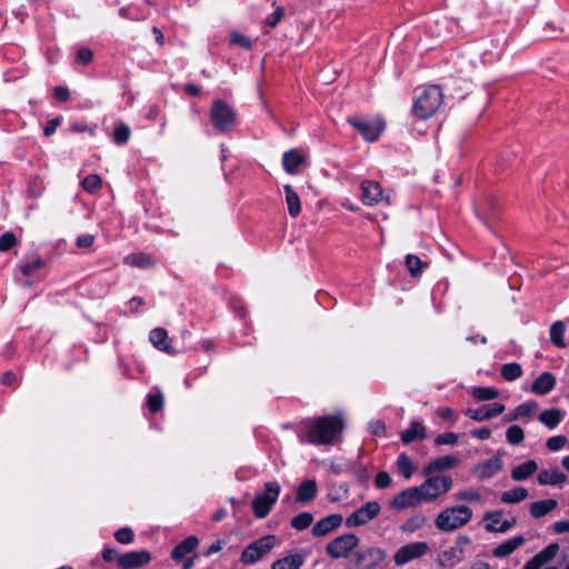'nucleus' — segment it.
<instances>
[{
    "label": "nucleus",
    "instance_id": "1",
    "mask_svg": "<svg viewBox=\"0 0 569 569\" xmlns=\"http://www.w3.org/2000/svg\"><path fill=\"white\" fill-rule=\"evenodd\" d=\"M342 427V420L339 417H319L308 425L307 432L302 437V441L318 446L330 445L333 442L336 436L341 432Z\"/></svg>",
    "mask_w": 569,
    "mask_h": 569
},
{
    "label": "nucleus",
    "instance_id": "2",
    "mask_svg": "<svg viewBox=\"0 0 569 569\" xmlns=\"http://www.w3.org/2000/svg\"><path fill=\"white\" fill-rule=\"evenodd\" d=\"M472 518V510L467 506L443 509L436 518L435 525L441 531H453L467 525Z\"/></svg>",
    "mask_w": 569,
    "mask_h": 569
},
{
    "label": "nucleus",
    "instance_id": "3",
    "mask_svg": "<svg viewBox=\"0 0 569 569\" xmlns=\"http://www.w3.org/2000/svg\"><path fill=\"white\" fill-rule=\"evenodd\" d=\"M443 94L439 86H429L413 104V112L420 119H428L442 104Z\"/></svg>",
    "mask_w": 569,
    "mask_h": 569
},
{
    "label": "nucleus",
    "instance_id": "4",
    "mask_svg": "<svg viewBox=\"0 0 569 569\" xmlns=\"http://www.w3.org/2000/svg\"><path fill=\"white\" fill-rule=\"evenodd\" d=\"M359 545L360 539L357 535L343 533L327 543L326 553L331 559L348 558L351 553L353 555Z\"/></svg>",
    "mask_w": 569,
    "mask_h": 569
},
{
    "label": "nucleus",
    "instance_id": "5",
    "mask_svg": "<svg viewBox=\"0 0 569 569\" xmlns=\"http://www.w3.org/2000/svg\"><path fill=\"white\" fill-rule=\"evenodd\" d=\"M388 558L385 549L376 546L356 550L352 555V563L357 569H377Z\"/></svg>",
    "mask_w": 569,
    "mask_h": 569
},
{
    "label": "nucleus",
    "instance_id": "6",
    "mask_svg": "<svg viewBox=\"0 0 569 569\" xmlns=\"http://www.w3.org/2000/svg\"><path fill=\"white\" fill-rule=\"evenodd\" d=\"M280 490V485L276 481L264 483V491L252 500V510L257 518L262 519L268 516L279 498Z\"/></svg>",
    "mask_w": 569,
    "mask_h": 569
},
{
    "label": "nucleus",
    "instance_id": "7",
    "mask_svg": "<svg viewBox=\"0 0 569 569\" xmlns=\"http://www.w3.org/2000/svg\"><path fill=\"white\" fill-rule=\"evenodd\" d=\"M276 542L277 537L273 535H268L253 541L244 548L241 553L240 561L244 565H253L258 562L271 551L276 546Z\"/></svg>",
    "mask_w": 569,
    "mask_h": 569
},
{
    "label": "nucleus",
    "instance_id": "8",
    "mask_svg": "<svg viewBox=\"0 0 569 569\" xmlns=\"http://www.w3.org/2000/svg\"><path fill=\"white\" fill-rule=\"evenodd\" d=\"M210 120L217 130L227 132L236 122V112L224 101L216 100L210 109Z\"/></svg>",
    "mask_w": 569,
    "mask_h": 569
},
{
    "label": "nucleus",
    "instance_id": "9",
    "mask_svg": "<svg viewBox=\"0 0 569 569\" xmlns=\"http://www.w3.org/2000/svg\"><path fill=\"white\" fill-rule=\"evenodd\" d=\"M452 487L450 476H436L427 478L420 486L425 501H433L441 495L448 492Z\"/></svg>",
    "mask_w": 569,
    "mask_h": 569
},
{
    "label": "nucleus",
    "instance_id": "10",
    "mask_svg": "<svg viewBox=\"0 0 569 569\" xmlns=\"http://www.w3.org/2000/svg\"><path fill=\"white\" fill-rule=\"evenodd\" d=\"M380 510L378 501H368L347 517L346 526L348 528L365 526L375 519Z\"/></svg>",
    "mask_w": 569,
    "mask_h": 569
},
{
    "label": "nucleus",
    "instance_id": "11",
    "mask_svg": "<svg viewBox=\"0 0 569 569\" xmlns=\"http://www.w3.org/2000/svg\"><path fill=\"white\" fill-rule=\"evenodd\" d=\"M469 542L470 539L468 536H458L455 545L439 555V563L443 567H453L462 561L465 548L467 545H469Z\"/></svg>",
    "mask_w": 569,
    "mask_h": 569
},
{
    "label": "nucleus",
    "instance_id": "12",
    "mask_svg": "<svg viewBox=\"0 0 569 569\" xmlns=\"http://www.w3.org/2000/svg\"><path fill=\"white\" fill-rule=\"evenodd\" d=\"M425 499L422 498L421 491L419 486L418 487H410L398 495H396L390 506L396 510H405L407 508H413L419 506Z\"/></svg>",
    "mask_w": 569,
    "mask_h": 569
},
{
    "label": "nucleus",
    "instance_id": "13",
    "mask_svg": "<svg viewBox=\"0 0 569 569\" xmlns=\"http://www.w3.org/2000/svg\"><path fill=\"white\" fill-rule=\"evenodd\" d=\"M429 546L427 542L418 541L411 542L401 547L393 556V560L397 566H403L405 563L420 558L427 553Z\"/></svg>",
    "mask_w": 569,
    "mask_h": 569
},
{
    "label": "nucleus",
    "instance_id": "14",
    "mask_svg": "<svg viewBox=\"0 0 569 569\" xmlns=\"http://www.w3.org/2000/svg\"><path fill=\"white\" fill-rule=\"evenodd\" d=\"M349 122L362 134L363 139L369 142L376 141L385 128L383 122L380 120L371 122L350 119Z\"/></svg>",
    "mask_w": 569,
    "mask_h": 569
},
{
    "label": "nucleus",
    "instance_id": "15",
    "mask_svg": "<svg viewBox=\"0 0 569 569\" xmlns=\"http://www.w3.org/2000/svg\"><path fill=\"white\" fill-rule=\"evenodd\" d=\"M151 560L146 550L126 552L117 558L118 566L122 569H132L146 566Z\"/></svg>",
    "mask_w": 569,
    "mask_h": 569
},
{
    "label": "nucleus",
    "instance_id": "16",
    "mask_svg": "<svg viewBox=\"0 0 569 569\" xmlns=\"http://www.w3.org/2000/svg\"><path fill=\"white\" fill-rule=\"evenodd\" d=\"M505 409L506 407L502 403L485 405L478 409H467L466 416L475 421H483L499 416Z\"/></svg>",
    "mask_w": 569,
    "mask_h": 569
},
{
    "label": "nucleus",
    "instance_id": "17",
    "mask_svg": "<svg viewBox=\"0 0 569 569\" xmlns=\"http://www.w3.org/2000/svg\"><path fill=\"white\" fill-rule=\"evenodd\" d=\"M559 551V545L553 542L548 545L543 550L533 556L522 569H540L550 562Z\"/></svg>",
    "mask_w": 569,
    "mask_h": 569
},
{
    "label": "nucleus",
    "instance_id": "18",
    "mask_svg": "<svg viewBox=\"0 0 569 569\" xmlns=\"http://www.w3.org/2000/svg\"><path fill=\"white\" fill-rule=\"evenodd\" d=\"M342 516L339 513L329 515L317 521L312 527L311 532L315 537H323L339 528L342 523Z\"/></svg>",
    "mask_w": 569,
    "mask_h": 569
},
{
    "label": "nucleus",
    "instance_id": "19",
    "mask_svg": "<svg viewBox=\"0 0 569 569\" xmlns=\"http://www.w3.org/2000/svg\"><path fill=\"white\" fill-rule=\"evenodd\" d=\"M502 468V460L499 457H492L473 467V473L480 479L486 480L496 476Z\"/></svg>",
    "mask_w": 569,
    "mask_h": 569
},
{
    "label": "nucleus",
    "instance_id": "20",
    "mask_svg": "<svg viewBox=\"0 0 569 569\" xmlns=\"http://www.w3.org/2000/svg\"><path fill=\"white\" fill-rule=\"evenodd\" d=\"M360 189L361 200L366 206H373L382 199V189L376 181H362Z\"/></svg>",
    "mask_w": 569,
    "mask_h": 569
},
{
    "label": "nucleus",
    "instance_id": "21",
    "mask_svg": "<svg viewBox=\"0 0 569 569\" xmlns=\"http://www.w3.org/2000/svg\"><path fill=\"white\" fill-rule=\"evenodd\" d=\"M556 377L551 372H542L531 385V391L536 395H547L553 390Z\"/></svg>",
    "mask_w": 569,
    "mask_h": 569
},
{
    "label": "nucleus",
    "instance_id": "22",
    "mask_svg": "<svg viewBox=\"0 0 569 569\" xmlns=\"http://www.w3.org/2000/svg\"><path fill=\"white\" fill-rule=\"evenodd\" d=\"M318 487L313 479L303 480L296 492V501L300 503H308L317 496Z\"/></svg>",
    "mask_w": 569,
    "mask_h": 569
},
{
    "label": "nucleus",
    "instance_id": "23",
    "mask_svg": "<svg viewBox=\"0 0 569 569\" xmlns=\"http://www.w3.org/2000/svg\"><path fill=\"white\" fill-rule=\"evenodd\" d=\"M305 162L306 157L297 149H291L282 156L283 169L289 174H295L297 172V168Z\"/></svg>",
    "mask_w": 569,
    "mask_h": 569
},
{
    "label": "nucleus",
    "instance_id": "24",
    "mask_svg": "<svg viewBox=\"0 0 569 569\" xmlns=\"http://www.w3.org/2000/svg\"><path fill=\"white\" fill-rule=\"evenodd\" d=\"M150 341L152 345L169 355H174V348L168 342V332L163 328H156L150 332Z\"/></svg>",
    "mask_w": 569,
    "mask_h": 569
},
{
    "label": "nucleus",
    "instance_id": "25",
    "mask_svg": "<svg viewBox=\"0 0 569 569\" xmlns=\"http://www.w3.org/2000/svg\"><path fill=\"white\" fill-rule=\"evenodd\" d=\"M525 543V538L522 536H516L499 546H497L492 550V556L496 558H506L511 555L516 549L521 547Z\"/></svg>",
    "mask_w": 569,
    "mask_h": 569
},
{
    "label": "nucleus",
    "instance_id": "26",
    "mask_svg": "<svg viewBox=\"0 0 569 569\" xmlns=\"http://www.w3.org/2000/svg\"><path fill=\"white\" fill-rule=\"evenodd\" d=\"M537 480L541 486H556L563 483L567 480V476L558 468L545 469L539 472Z\"/></svg>",
    "mask_w": 569,
    "mask_h": 569
},
{
    "label": "nucleus",
    "instance_id": "27",
    "mask_svg": "<svg viewBox=\"0 0 569 569\" xmlns=\"http://www.w3.org/2000/svg\"><path fill=\"white\" fill-rule=\"evenodd\" d=\"M198 545V538L196 536H190L174 547V549L171 552V558L174 561H180L184 558L186 555L192 552Z\"/></svg>",
    "mask_w": 569,
    "mask_h": 569
},
{
    "label": "nucleus",
    "instance_id": "28",
    "mask_svg": "<svg viewBox=\"0 0 569 569\" xmlns=\"http://www.w3.org/2000/svg\"><path fill=\"white\" fill-rule=\"evenodd\" d=\"M538 470V463L535 460H528L511 470V478L515 481H523L531 477Z\"/></svg>",
    "mask_w": 569,
    "mask_h": 569
},
{
    "label": "nucleus",
    "instance_id": "29",
    "mask_svg": "<svg viewBox=\"0 0 569 569\" xmlns=\"http://www.w3.org/2000/svg\"><path fill=\"white\" fill-rule=\"evenodd\" d=\"M401 441L406 445L419 439L426 438V428L420 422L413 421L409 428L400 433Z\"/></svg>",
    "mask_w": 569,
    "mask_h": 569
},
{
    "label": "nucleus",
    "instance_id": "30",
    "mask_svg": "<svg viewBox=\"0 0 569 569\" xmlns=\"http://www.w3.org/2000/svg\"><path fill=\"white\" fill-rule=\"evenodd\" d=\"M563 412L558 408L547 409L540 412L538 420L549 429H555L562 420Z\"/></svg>",
    "mask_w": 569,
    "mask_h": 569
},
{
    "label": "nucleus",
    "instance_id": "31",
    "mask_svg": "<svg viewBox=\"0 0 569 569\" xmlns=\"http://www.w3.org/2000/svg\"><path fill=\"white\" fill-rule=\"evenodd\" d=\"M303 563V557L299 553H295L276 560L272 563L271 569H300Z\"/></svg>",
    "mask_w": 569,
    "mask_h": 569
},
{
    "label": "nucleus",
    "instance_id": "32",
    "mask_svg": "<svg viewBox=\"0 0 569 569\" xmlns=\"http://www.w3.org/2000/svg\"><path fill=\"white\" fill-rule=\"evenodd\" d=\"M557 501L555 499L539 500L530 506V515L533 518H541L556 509Z\"/></svg>",
    "mask_w": 569,
    "mask_h": 569
},
{
    "label": "nucleus",
    "instance_id": "33",
    "mask_svg": "<svg viewBox=\"0 0 569 569\" xmlns=\"http://www.w3.org/2000/svg\"><path fill=\"white\" fill-rule=\"evenodd\" d=\"M283 190L286 192L288 212L291 217H297L301 211L300 198L290 184H286Z\"/></svg>",
    "mask_w": 569,
    "mask_h": 569
},
{
    "label": "nucleus",
    "instance_id": "34",
    "mask_svg": "<svg viewBox=\"0 0 569 569\" xmlns=\"http://www.w3.org/2000/svg\"><path fill=\"white\" fill-rule=\"evenodd\" d=\"M458 459L451 456L440 457L431 461L425 469L426 473L436 472L439 470L451 469L456 467Z\"/></svg>",
    "mask_w": 569,
    "mask_h": 569
},
{
    "label": "nucleus",
    "instance_id": "35",
    "mask_svg": "<svg viewBox=\"0 0 569 569\" xmlns=\"http://www.w3.org/2000/svg\"><path fill=\"white\" fill-rule=\"evenodd\" d=\"M528 490L523 487L512 488L505 491L500 496V500L503 503H518L523 501L528 497Z\"/></svg>",
    "mask_w": 569,
    "mask_h": 569
},
{
    "label": "nucleus",
    "instance_id": "36",
    "mask_svg": "<svg viewBox=\"0 0 569 569\" xmlns=\"http://www.w3.org/2000/svg\"><path fill=\"white\" fill-rule=\"evenodd\" d=\"M566 325L563 321H556L550 328V340L558 348H565Z\"/></svg>",
    "mask_w": 569,
    "mask_h": 569
},
{
    "label": "nucleus",
    "instance_id": "37",
    "mask_svg": "<svg viewBox=\"0 0 569 569\" xmlns=\"http://www.w3.org/2000/svg\"><path fill=\"white\" fill-rule=\"evenodd\" d=\"M123 261L126 264L138 268H149L154 264L152 257L147 253L130 254L124 257Z\"/></svg>",
    "mask_w": 569,
    "mask_h": 569
},
{
    "label": "nucleus",
    "instance_id": "38",
    "mask_svg": "<svg viewBox=\"0 0 569 569\" xmlns=\"http://www.w3.org/2000/svg\"><path fill=\"white\" fill-rule=\"evenodd\" d=\"M396 466L398 472L402 475L405 479H410L416 470L412 460L406 453H401L398 457Z\"/></svg>",
    "mask_w": 569,
    "mask_h": 569
},
{
    "label": "nucleus",
    "instance_id": "39",
    "mask_svg": "<svg viewBox=\"0 0 569 569\" xmlns=\"http://www.w3.org/2000/svg\"><path fill=\"white\" fill-rule=\"evenodd\" d=\"M501 376L507 381H513L522 376V368L518 362H509L502 366Z\"/></svg>",
    "mask_w": 569,
    "mask_h": 569
},
{
    "label": "nucleus",
    "instance_id": "40",
    "mask_svg": "<svg viewBox=\"0 0 569 569\" xmlns=\"http://www.w3.org/2000/svg\"><path fill=\"white\" fill-rule=\"evenodd\" d=\"M405 263L412 277H419L422 273V269L427 267V263L415 254H408L405 259Z\"/></svg>",
    "mask_w": 569,
    "mask_h": 569
},
{
    "label": "nucleus",
    "instance_id": "41",
    "mask_svg": "<svg viewBox=\"0 0 569 569\" xmlns=\"http://www.w3.org/2000/svg\"><path fill=\"white\" fill-rule=\"evenodd\" d=\"M313 521V516L310 512H300L291 519V527L296 530L307 529Z\"/></svg>",
    "mask_w": 569,
    "mask_h": 569
},
{
    "label": "nucleus",
    "instance_id": "42",
    "mask_svg": "<svg viewBox=\"0 0 569 569\" xmlns=\"http://www.w3.org/2000/svg\"><path fill=\"white\" fill-rule=\"evenodd\" d=\"M471 392L473 398L478 401L492 400L499 396V391L497 389L489 387H476Z\"/></svg>",
    "mask_w": 569,
    "mask_h": 569
},
{
    "label": "nucleus",
    "instance_id": "43",
    "mask_svg": "<svg viewBox=\"0 0 569 569\" xmlns=\"http://www.w3.org/2000/svg\"><path fill=\"white\" fill-rule=\"evenodd\" d=\"M506 438L511 445H519L523 441V429L517 425L510 426L506 431Z\"/></svg>",
    "mask_w": 569,
    "mask_h": 569
},
{
    "label": "nucleus",
    "instance_id": "44",
    "mask_svg": "<svg viewBox=\"0 0 569 569\" xmlns=\"http://www.w3.org/2000/svg\"><path fill=\"white\" fill-rule=\"evenodd\" d=\"M428 521V518L423 515H416L409 518L402 526L405 531H415L417 529L422 528Z\"/></svg>",
    "mask_w": 569,
    "mask_h": 569
},
{
    "label": "nucleus",
    "instance_id": "45",
    "mask_svg": "<svg viewBox=\"0 0 569 569\" xmlns=\"http://www.w3.org/2000/svg\"><path fill=\"white\" fill-rule=\"evenodd\" d=\"M81 186L86 191L93 193L101 188L102 180L98 174H89L82 180Z\"/></svg>",
    "mask_w": 569,
    "mask_h": 569
},
{
    "label": "nucleus",
    "instance_id": "46",
    "mask_svg": "<svg viewBox=\"0 0 569 569\" xmlns=\"http://www.w3.org/2000/svg\"><path fill=\"white\" fill-rule=\"evenodd\" d=\"M130 133V128L124 123H120L114 128L113 140L118 144H123L129 140Z\"/></svg>",
    "mask_w": 569,
    "mask_h": 569
},
{
    "label": "nucleus",
    "instance_id": "47",
    "mask_svg": "<svg viewBox=\"0 0 569 569\" xmlns=\"http://www.w3.org/2000/svg\"><path fill=\"white\" fill-rule=\"evenodd\" d=\"M537 409V405L535 402H526L519 405L512 411V419H518L520 417H530Z\"/></svg>",
    "mask_w": 569,
    "mask_h": 569
},
{
    "label": "nucleus",
    "instance_id": "48",
    "mask_svg": "<svg viewBox=\"0 0 569 569\" xmlns=\"http://www.w3.org/2000/svg\"><path fill=\"white\" fill-rule=\"evenodd\" d=\"M133 537V531L128 527L120 528L114 532L117 541L123 545L132 542Z\"/></svg>",
    "mask_w": 569,
    "mask_h": 569
},
{
    "label": "nucleus",
    "instance_id": "49",
    "mask_svg": "<svg viewBox=\"0 0 569 569\" xmlns=\"http://www.w3.org/2000/svg\"><path fill=\"white\" fill-rule=\"evenodd\" d=\"M284 13L286 12L283 7H276L274 11L269 17H267L264 21L266 24L270 28H276L283 18Z\"/></svg>",
    "mask_w": 569,
    "mask_h": 569
},
{
    "label": "nucleus",
    "instance_id": "50",
    "mask_svg": "<svg viewBox=\"0 0 569 569\" xmlns=\"http://www.w3.org/2000/svg\"><path fill=\"white\" fill-rule=\"evenodd\" d=\"M17 243V238L12 232H6L0 237V251L10 250Z\"/></svg>",
    "mask_w": 569,
    "mask_h": 569
},
{
    "label": "nucleus",
    "instance_id": "51",
    "mask_svg": "<svg viewBox=\"0 0 569 569\" xmlns=\"http://www.w3.org/2000/svg\"><path fill=\"white\" fill-rule=\"evenodd\" d=\"M567 443V438L562 435L553 436L547 440V448L551 451H558Z\"/></svg>",
    "mask_w": 569,
    "mask_h": 569
},
{
    "label": "nucleus",
    "instance_id": "52",
    "mask_svg": "<svg viewBox=\"0 0 569 569\" xmlns=\"http://www.w3.org/2000/svg\"><path fill=\"white\" fill-rule=\"evenodd\" d=\"M163 406V396L161 393L149 395L148 407L151 412L159 411Z\"/></svg>",
    "mask_w": 569,
    "mask_h": 569
},
{
    "label": "nucleus",
    "instance_id": "53",
    "mask_svg": "<svg viewBox=\"0 0 569 569\" xmlns=\"http://www.w3.org/2000/svg\"><path fill=\"white\" fill-rule=\"evenodd\" d=\"M455 499L459 501H478L481 499V495L476 490H466L456 493Z\"/></svg>",
    "mask_w": 569,
    "mask_h": 569
},
{
    "label": "nucleus",
    "instance_id": "54",
    "mask_svg": "<svg viewBox=\"0 0 569 569\" xmlns=\"http://www.w3.org/2000/svg\"><path fill=\"white\" fill-rule=\"evenodd\" d=\"M42 267H43V261L40 258H38V259L33 260L32 262L22 264L20 270L24 276H30Z\"/></svg>",
    "mask_w": 569,
    "mask_h": 569
},
{
    "label": "nucleus",
    "instance_id": "55",
    "mask_svg": "<svg viewBox=\"0 0 569 569\" xmlns=\"http://www.w3.org/2000/svg\"><path fill=\"white\" fill-rule=\"evenodd\" d=\"M458 435L455 433V432H445L442 435H439L435 442L436 445L438 446H441V445H456L458 442Z\"/></svg>",
    "mask_w": 569,
    "mask_h": 569
},
{
    "label": "nucleus",
    "instance_id": "56",
    "mask_svg": "<svg viewBox=\"0 0 569 569\" xmlns=\"http://www.w3.org/2000/svg\"><path fill=\"white\" fill-rule=\"evenodd\" d=\"M230 38L232 43L238 44L244 49H250L252 47L251 40L241 33L232 32Z\"/></svg>",
    "mask_w": 569,
    "mask_h": 569
},
{
    "label": "nucleus",
    "instance_id": "57",
    "mask_svg": "<svg viewBox=\"0 0 569 569\" xmlns=\"http://www.w3.org/2000/svg\"><path fill=\"white\" fill-rule=\"evenodd\" d=\"M392 482L390 475L386 471H380L377 473L375 483L379 489L388 488Z\"/></svg>",
    "mask_w": 569,
    "mask_h": 569
},
{
    "label": "nucleus",
    "instance_id": "58",
    "mask_svg": "<svg viewBox=\"0 0 569 569\" xmlns=\"http://www.w3.org/2000/svg\"><path fill=\"white\" fill-rule=\"evenodd\" d=\"M369 432L375 436L386 435V425L382 420H372L368 426Z\"/></svg>",
    "mask_w": 569,
    "mask_h": 569
},
{
    "label": "nucleus",
    "instance_id": "59",
    "mask_svg": "<svg viewBox=\"0 0 569 569\" xmlns=\"http://www.w3.org/2000/svg\"><path fill=\"white\" fill-rule=\"evenodd\" d=\"M513 523H515V520H512V521L505 520L499 526H495L493 523H487L486 530L489 532H506L513 526Z\"/></svg>",
    "mask_w": 569,
    "mask_h": 569
},
{
    "label": "nucleus",
    "instance_id": "60",
    "mask_svg": "<svg viewBox=\"0 0 569 569\" xmlns=\"http://www.w3.org/2000/svg\"><path fill=\"white\" fill-rule=\"evenodd\" d=\"M92 56L93 53L89 48L82 47L77 52V61L87 64L92 60Z\"/></svg>",
    "mask_w": 569,
    "mask_h": 569
},
{
    "label": "nucleus",
    "instance_id": "61",
    "mask_svg": "<svg viewBox=\"0 0 569 569\" xmlns=\"http://www.w3.org/2000/svg\"><path fill=\"white\" fill-rule=\"evenodd\" d=\"M94 236L92 234H82L77 238V247L78 248H89L93 244Z\"/></svg>",
    "mask_w": 569,
    "mask_h": 569
},
{
    "label": "nucleus",
    "instance_id": "62",
    "mask_svg": "<svg viewBox=\"0 0 569 569\" xmlns=\"http://www.w3.org/2000/svg\"><path fill=\"white\" fill-rule=\"evenodd\" d=\"M69 89L67 87H56L53 90V97L58 101H67L69 99Z\"/></svg>",
    "mask_w": 569,
    "mask_h": 569
},
{
    "label": "nucleus",
    "instance_id": "63",
    "mask_svg": "<svg viewBox=\"0 0 569 569\" xmlns=\"http://www.w3.org/2000/svg\"><path fill=\"white\" fill-rule=\"evenodd\" d=\"M471 436L477 438V439H480V440H486V439L490 438L491 431H490L489 428L482 427V428H479V429H473L471 431Z\"/></svg>",
    "mask_w": 569,
    "mask_h": 569
},
{
    "label": "nucleus",
    "instance_id": "64",
    "mask_svg": "<svg viewBox=\"0 0 569 569\" xmlns=\"http://www.w3.org/2000/svg\"><path fill=\"white\" fill-rule=\"evenodd\" d=\"M60 124V118H54V119H51L50 121H48V123L46 124V127L43 128V134L46 137H49L51 136L57 127Z\"/></svg>",
    "mask_w": 569,
    "mask_h": 569
}]
</instances>
